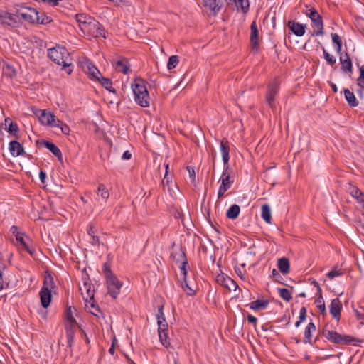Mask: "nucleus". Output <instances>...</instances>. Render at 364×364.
<instances>
[{
    "mask_svg": "<svg viewBox=\"0 0 364 364\" xmlns=\"http://www.w3.org/2000/svg\"><path fill=\"white\" fill-rule=\"evenodd\" d=\"M187 170L188 171L189 177L191 179L192 183H195L196 182V173L193 168L191 166L187 167Z\"/></svg>",
    "mask_w": 364,
    "mask_h": 364,
    "instance_id": "bf43d9fd",
    "label": "nucleus"
},
{
    "mask_svg": "<svg viewBox=\"0 0 364 364\" xmlns=\"http://www.w3.org/2000/svg\"><path fill=\"white\" fill-rule=\"evenodd\" d=\"M76 324H65L66 336H74Z\"/></svg>",
    "mask_w": 364,
    "mask_h": 364,
    "instance_id": "6e6d98bb",
    "label": "nucleus"
},
{
    "mask_svg": "<svg viewBox=\"0 0 364 364\" xmlns=\"http://www.w3.org/2000/svg\"><path fill=\"white\" fill-rule=\"evenodd\" d=\"M261 216L267 223H271V209L268 204H263L261 208Z\"/></svg>",
    "mask_w": 364,
    "mask_h": 364,
    "instance_id": "2f4dec72",
    "label": "nucleus"
},
{
    "mask_svg": "<svg viewBox=\"0 0 364 364\" xmlns=\"http://www.w3.org/2000/svg\"><path fill=\"white\" fill-rule=\"evenodd\" d=\"M332 41L336 44V50L338 53H341L342 48V38L337 33H332Z\"/></svg>",
    "mask_w": 364,
    "mask_h": 364,
    "instance_id": "a19ab883",
    "label": "nucleus"
},
{
    "mask_svg": "<svg viewBox=\"0 0 364 364\" xmlns=\"http://www.w3.org/2000/svg\"><path fill=\"white\" fill-rule=\"evenodd\" d=\"M48 56L56 64L62 65V69L68 75L72 73L73 70V58L65 47L57 45L48 49Z\"/></svg>",
    "mask_w": 364,
    "mask_h": 364,
    "instance_id": "f257e3e1",
    "label": "nucleus"
},
{
    "mask_svg": "<svg viewBox=\"0 0 364 364\" xmlns=\"http://www.w3.org/2000/svg\"><path fill=\"white\" fill-rule=\"evenodd\" d=\"M181 266L180 267L181 272L183 276V278H186L187 276V267H188V263L187 259H185L184 261L181 262Z\"/></svg>",
    "mask_w": 364,
    "mask_h": 364,
    "instance_id": "4d7b16f0",
    "label": "nucleus"
},
{
    "mask_svg": "<svg viewBox=\"0 0 364 364\" xmlns=\"http://www.w3.org/2000/svg\"><path fill=\"white\" fill-rule=\"evenodd\" d=\"M179 63V57L178 55H171L168 58V61L167 63V68L168 70H172L175 68Z\"/></svg>",
    "mask_w": 364,
    "mask_h": 364,
    "instance_id": "c03bdc74",
    "label": "nucleus"
},
{
    "mask_svg": "<svg viewBox=\"0 0 364 364\" xmlns=\"http://www.w3.org/2000/svg\"><path fill=\"white\" fill-rule=\"evenodd\" d=\"M164 306L161 305L158 308V313L156 314L157 321L163 320V318H165L164 314Z\"/></svg>",
    "mask_w": 364,
    "mask_h": 364,
    "instance_id": "052dcab7",
    "label": "nucleus"
},
{
    "mask_svg": "<svg viewBox=\"0 0 364 364\" xmlns=\"http://www.w3.org/2000/svg\"><path fill=\"white\" fill-rule=\"evenodd\" d=\"M97 194L105 200H107L109 196V193L104 184H100L98 186Z\"/></svg>",
    "mask_w": 364,
    "mask_h": 364,
    "instance_id": "37998d69",
    "label": "nucleus"
},
{
    "mask_svg": "<svg viewBox=\"0 0 364 364\" xmlns=\"http://www.w3.org/2000/svg\"><path fill=\"white\" fill-rule=\"evenodd\" d=\"M247 319L249 323L254 324L255 326H257V318L256 317H255L254 316H252L251 314H248L247 316Z\"/></svg>",
    "mask_w": 364,
    "mask_h": 364,
    "instance_id": "69168bd1",
    "label": "nucleus"
},
{
    "mask_svg": "<svg viewBox=\"0 0 364 364\" xmlns=\"http://www.w3.org/2000/svg\"><path fill=\"white\" fill-rule=\"evenodd\" d=\"M83 286L80 287V290L82 291V295L84 299L87 301L88 299L90 301L94 300L95 290L92 284L88 280L89 279H83Z\"/></svg>",
    "mask_w": 364,
    "mask_h": 364,
    "instance_id": "4468645a",
    "label": "nucleus"
},
{
    "mask_svg": "<svg viewBox=\"0 0 364 364\" xmlns=\"http://www.w3.org/2000/svg\"><path fill=\"white\" fill-rule=\"evenodd\" d=\"M38 17L39 18V20L36 21V23L38 24L46 25L53 21L52 18L50 16H47L44 12H39L38 11Z\"/></svg>",
    "mask_w": 364,
    "mask_h": 364,
    "instance_id": "ea45409f",
    "label": "nucleus"
},
{
    "mask_svg": "<svg viewBox=\"0 0 364 364\" xmlns=\"http://www.w3.org/2000/svg\"><path fill=\"white\" fill-rule=\"evenodd\" d=\"M102 271L106 279L115 275L111 270V264L109 262H106L104 263Z\"/></svg>",
    "mask_w": 364,
    "mask_h": 364,
    "instance_id": "3c124183",
    "label": "nucleus"
},
{
    "mask_svg": "<svg viewBox=\"0 0 364 364\" xmlns=\"http://www.w3.org/2000/svg\"><path fill=\"white\" fill-rule=\"evenodd\" d=\"M9 151L12 156H18L24 154L23 146L17 141H11L9 143Z\"/></svg>",
    "mask_w": 364,
    "mask_h": 364,
    "instance_id": "4be33fe9",
    "label": "nucleus"
},
{
    "mask_svg": "<svg viewBox=\"0 0 364 364\" xmlns=\"http://www.w3.org/2000/svg\"><path fill=\"white\" fill-rule=\"evenodd\" d=\"M230 2L235 3L236 7L240 9L244 14H247L250 9L249 0H229Z\"/></svg>",
    "mask_w": 364,
    "mask_h": 364,
    "instance_id": "72a5a7b5",
    "label": "nucleus"
},
{
    "mask_svg": "<svg viewBox=\"0 0 364 364\" xmlns=\"http://www.w3.org/2000/svg\"><path fill=\"white\" fill-rule=\"evenodd\" d=\"M306 307L303 306L300 309L299 312V320L300 321H304L306 319Z\"/></svg>",
    "mask_w": 364,
    "mask_h": 364,
    "instance_id": "e2e57ef3",
    "label": "nucleus"
},
{
    "mask_svg": "<svg viewBox=\"0 0 364 364\" xmlns=\"http://www.w3.org/2000/svg\"><path fill=\"white\" fill-rule=\"evenodd\" d=\"M38 112L41 113L38 119L42 124L54 127L58 119L53 113L46 109H38Z\"/></svg>",
    "mask_w": 364,
    "mask_h": 364,
    "instance_id": "f8f14e48",
    "label": "nucleus"
},
{
    "mask_svg": "<svg viewBox=\"0 0 364 364\" xmlns=\"http://www.w3.org/2000/svg\"><path fill=\"white\" fill-rule=\"evenodd\" d=\"M339 60L341 64V70L345 73H351L353 71V64L349 54L347 52L341 54Z\"/></svg>",
    "mask_w": 364,
    "mask_h": 364,
    "instance_id": "dca6fc26",
    "label": "nucleus"
},
{
    "mask_svg": "<svg viewBox=\"0 0 364 364\" xmlns=\"http://www.w3.org/2000/svg\"><path fill=\"white\" fill-rule=\"evenodd\" d=\"M171 257L176 263H180L186 259V254L181 249L176 252H171Z\"/></svg>",
    "mask_w": 364,
    "mask_h": 364,
    "instance_id": "58836bf2",
    "label": "nucleus"
},
{
    "mask_svg": "<svg viewBox=\"0 0 364 364\" xmlns=\"http://www.w3.org/2000/svg\"><path fill=\"white\" fill-rule=\"evenodd\" d=\"M240 212V208L238 205L234 204L227 210L226 216L229 219H236Z\"/></svg>",
    "mask_w": 364,
    "mask_h": 364,
    "instance_id": "f704fd0d",
    "label": "nucleus"
},
{
    "mask_svg": "<svg viewBox=\"0 0 364 364\" xmlns=\"http://www.w3.org/2000/svg\"><path fill=\"white\" fill-rule=\"evenodd\" d=\"M18 19L20 18L30 23H36L39 20L38 17V11L36 9L28 7L23 11H18Z\"/></svg>",
    "mask_w": 364,
    "mask_h": 364,
    "instance_id": "9d476101",
    "label": "nucleus"
},
{
    "mask_svg": "<svg viewBox=\"0 0 364 364\" xmlns=\"http://www.w3.org/2000/svg\"><path fill=\"white\" fill-rule=\"evenodd\" d=\"M279 296L286 301H289L291 299V294L289 289L285 288H278Z\"/></svg>",
    "mask_w": 364,
    "mask_h": 364,
    "instance_id": "49530a36",
    "label": "nucleus"
},
{
    "mask_svg": "<svg viewBox=\"0 0 364 364\" xmlns=\"http://www.w3.org/2000/svg\"><path fill=\"white\" fill-rule=\"evenodd\" d=\"M359 69V77L357 79V85L361 90L364 89V65H360L358 63H356Z\"/></svg>",
    "mask_w": 364,
    "mask_h": 364,
    "instance_id": "4c0bfd02",
    "label": "nucleus"
},
{
    "mask_svg": "<svg viewBox=\"0 0 364 364\" xmlns=\"http://www.w3.org/2000/svg\"><path fill=\"white\" fill-rule=\"evenodd\" d=\"M86 68L91 80H97L102 75L99 70L90 61L86 63Z\"/></svg>",
    "mask_w": 364,
    "mask_h": 364,
    "instance_id": "b1692460",
    "label": "nucleus"
},
{
    "mask_svg": "<svg viewBox=\"0 0 364 364\" xmlns=\"http://www.w3.org/2000/svg\"><path fill=\"white\" fill-rule=\"evenodd\" d=\"M277 266L279 271L284 274H287L289 272L290 264L289 259L286 257H282L278 259Z\"/></svg>",
    "mask_w": 364,
    "mask_h": 364,
    "instance_id": "bb28decb",
    "label": "nucleus"
},
{
    "mask_svg": "<svg viewBox=\"0 0 364 364\" xmlns=\"http://www.w3.org/2000/svg\"><path fill=\"white\" fill-rule=\"evenodd\" d=\"M87 233L91 237V244L92 245L99 246L100 244V238L98 236L95 235V226L92 224L89 225V228L87 230Z\"/></svg>",
    "mask_w": 364,
    "mask_h": 364,
    "instance_id": "c9c22d12",
    "label": "nucleus"
},
{
    "mask_svg": "<svg viewBox=\"0 0 364 364\" xmlns=\"http://www.w3.org/2000/svg\"><path fill=\"white\" fill-rule=\"evenodd\" d=\"M350 193L353 197L362 203L364 206V193H363L357 186H353Z\"/></svg>",
    "mask_w": 364,
    "mask_h": 364,
    "instance_id": "e433bc0d",
    "label": "nucleus"
},
{
    "mask_svg": "<svg viewBox=\"0 0 364 364\" xmlns=\"http://www.w3.org/2000/svg\"><path fill=\"white\" fill-rule=\"evenodd\" d=\"M37 144H40V145H43L46 148H47L48 149H49L50 151V152L54 155L56 157H58V159H62V153H61V151L60 150V149L55 145L54 144L53 142H50V141H48L47 140H41V141H37Z\"/></svg>",
    "mask_w": 364,
    "mask_h": 364,
    "instance_id": "aec40b11",
    "label": "nucleus"
},
{
    "mask_svg": "<svg viewBox=\"0 0 364 364\" xmlns=\"http://www.w3.org/2000/svg\"><path fill=\"white\" fill-rule=\"evenodd\" d=\"M279 90V82L277 79H274L268 85L267 93L265 95V100L270 108L272 109L276 108L274 103L275 97L277 95Z\"/></svg>",
    "mask_w": 364,
    "mask_h": 364,
    "instance_id": "0eeeda50",
    "label": "nucleus"
},
{
    "mask_svg": "<svg viewBox=\"0 0 364 364\" xmlns=\"http://www.w3.org/2000/svg\"><path fill=\"white\" fill-rule=\"evenodd\" d=\"M166 172L164 176V179L162 180V185L164 187L168 186L169 188V186L171 183H172V176L168 175V169H169V165L166 164L165 165Z\"/></svg>",
    "mask_w": 364,
    "mask_h": 364,
    "instance_id": "79ce46f5",
    "label": "nucleus"
},
{
    "mask_svg": "<svg viewBox=\"0 0 364 364\" xmlns=\"http://www.w3.org/2000/svg\"><path fill=\"white\" fill-rule=\"evenodd\" d=\"M250 41L253 50H257L259 48V30L255 21H253L250 26Z\"/></svg>",
    "mask_w": 364,
    "mask_h": 364,
    "instance_id": "6ab92c4d",
    "label": "nucleus"
},
{
    "mask_svg": "<svg viewBox=\"0 0 364 364\" xmlns=\"http://www.w3.org/2000/svg\"><path fill=\"white\" fill-rule=\"evenodd\" d=\"M54 287L53 278L48 275L44 279L43 287L40 291L41 304L43 308H48L51 301V289Z\"/></svg>",
    "mask_w": 364,
    "mask_h": 364,
    "instance_id": "20e7f679",
    "label": "nucleus"
},
{
    "mask_svg": "<svg viewBox=\"0 0 364 364\" xmlns=\"http://www.w3.org/2000/svg\"><path fill=\"white\" fill-rule=\"evenodd\" d=\"M16 238L21 245V250L27 252L31 256L35 254V248L31 245V241L28 237L21 232H16Z\"/></svg>",
    "mask_w": 364,
    "mask_h": 364,
    "instance_id": "9b49d317",
    "label": "nucleus"
},
{
    "mask_svg": "<svg viewBox=\"0 0 364 364\" xmlns=\"http://www.w3.org/2000/svg\"><path fill=\"white\" fill-rule=\"evenodd\" d=\"M287 26L296 36L301 37L305 33L306 26L302 23L290 20L288 21Z\"/></svg>",
    "mask_w": 364,
    "mask_h": 364,
    "instance_id": "a211bd4d",
    "label": "nucleus"
},
{
    "mask_svg": "<svg viewBox=\"0 0 364 364\" xmlns=\"http://www.w3.org/2000/svg\"><path fill=\"white\" fill-rule=\"evenodd\" d=\"M0 23L2 25H8L13 28L18 27L19 19H18V14H11L6 11L1 10Z\"/></svg>",
    "mask_w": 364,
    "mask_h": 364,
    "instance_id": "1a4fd4ad",
    "label": "nucleus"
},
{
    "mask_svg": "<svg viewBox=\"0 0 364 364\" xmlns=\"http://www.w3.org/2000/svg\"><path fill=\"white\" fill-rule=\"evenodd\" d=\"M5 129L16 138L18 137L19 129L16 122H14L10 118L5 119Z\"/></svg>",
    "mask_w": 364,
    "mask_h": 364,
    "instance_id": "412c9836",
    "label": "nucleus"
},
{
    "mask_svg": "<svg viewBox=\"0 0 364 364\" xmlns=\"http://www.w3.org/2000/svg\"><path fill=\"white\" fill-rule=\"evenodd\" d=\"M342 304L338 298L333 299L329 306L330 314L333 317L339 321L341 316Z\"/></svg>",
    "mask_w": 364,
    "mask_h": 364,
    "instance_id": "f3484780",
    "label": "nucleus"
},
{
    "mask_svg": "<svg viewBox=\"0 0 364 364\" xmlns=\"http://www.w3.org/2000/svg\"><path fill=\"white\" fill-rule=\"evenodd\" d=\"M272 276L274 277L276 282H281L279 279H282V277L275 269H272Z\"/></svg>",
    "mask_w": 364,
    "mask_h": 364,
    "instance_id": "338daca9",
    "label": "nucleus"
},
{
    "mask_svg": "<svg viewBox=\"0 0 364 364\" xmlns=\"http://www.w3.org/2000/svg\"><path fill=\"white\" fill-rule=\"evenodd\" d=\"M97 80L100 82L101 85L108 91L113 93L116 92V90L113 88L112 80L109 78H107L101 75Z\"/></svg>",
    "mask_w": 364,
    "mask_h": 364,
    "instance_id": "473e14b6",
    "label": "nucleus"
},
{
    "mask_svg": "<svg viewBox=\"0 0 364 364\" xmlns=\"http://www.w3.org/2000/svg\"><path fill=\"white\" fill-rule=\"evenodd\" d=\"M82 32L84 35L90 37H102L105 38V31L103 26L93 18L90 19L89 23H87L86 26H84V29Z\"/></svg>",
    "mask_w": 364,
    "mask_h": 364,
    "instance_id": "423d86ee",
    "label": "nucleus"
},
{
    "mask_svg": "<svg viewBox=\"0 0 364 364\" xmlns=\"http://www.w3.org/2000/svg\"><path fill=\"white\" fill-rule=\"evenodd\" d=\"M204 6L208 7L213 13L216 14L222 7L219 0H204Z\"/></svg>",
    "mask_w": 364,
    "mask_h": 364,
    "instance_id": "a878e982",
    "label": "nucleus"
},
{
    "mask_svg": "<svg viewBox=\"0 0 364 364\" xmlns=\"http://www.w3.org/2000/svg\"><path fill=\"white\" fill-rule=\"evenodd\" d=\"M322 335L331 343L336 345H355V342H360V341L355 337L342 335L333 330L328 329V326H326L323 328Z\"/></svg>",
    "mask_w": 364,
    "mask_h": 364,
    "instance_id": "7ed1b4c3",
    "label": "nucleus"
},
{
    "mask_svg": "<svg viewBox=\"0 0 364 364\" xmlns=\"http://www.w3.org/2000/svg\"><path fill=\"white\" fill-rule=\"evenodd\" d=\"M65 318L67 320L66 324H77L76 321L73 316L71 307L67 308L65 311Z\"/></svg>",
    "mask_w": 364,
    "mask_h": 364,
    "instance_id": "603ef678",
    "label": "nucleus"
},
{
    "mask_svg": "<svg viewBox=\"0 0 364 364\" xmlns=\"http://www.w3.org/2000/svg\"><path fill=\"white\" fill-rule=\"evenodd\" d=\"M269 300L267 299H257L256 301L250 302L248 306L250 308L255 311L265 309L269 305Z\"/></svg>",
    "mask_w": 364,
    "mask_h": 364,
    "instance_id": "393cba45",
    "label": "nucleus"
},
{
    "mask_svg": "<svg viewBox=\"0 0 364 364\" xmlns=\"http://www.w3.org/2000/svg\"><path fill=\"white\" fill-rule=\"evenodd\" d=\"M356 317L358 320H364V309L360 308V310H354Z\"/></svg>",
    "mask_w": 364,
    "mask_h": 364,
    "instance_id": "680f3d73",
    "label": "nucleus"
},
{
    "mask_svg": "<svg viewBox=\"0 0 364 364\" xmlns=\"http://www.w3.org/2000/svg\"><path fill=\"white\" fill-rule=\"evenodd\" d=\"M323 58L326 60V62L328 63V65H333L336 63V58L333 55L329 54L326 50V49L324 48H323Z\"/></svg>",
    "mask_w": 364,
    "mask_h": 364,
    "instance_id": "864d4df0",
    "label": "nucleus"
},
{
    "mask_svg": "<svg viewBox=\"0 0 364 364\" xmlns=\"http://www.w3.org/2000/svg\"><path fill=\"white\" fill-rule=\"evenodd\" d=\"M114 68L119 73H122L123 74H127L128 71H129V65H128L127 60L125 59L117 60L115 63Z\"/></svg>",
    "mask_w": 364,
    "mask_h": 364,
    "instance_id": "7c9ffc66",
    "label": "nucleus"
},
{
    "mask_svg": "<svg viewBox=\"0 0 364 364\" xmlns=\"http://www.w3.org/2000/svg\"><path fill=\"white\" fill-rule=\"evenodd\" d=\"M306 14L312 22L314 32L311 33V36H323L324 34V30L323 21L321 16L314 7L307 10Z\"/></svg>",
    "mask_w": 364,
    "mask_h": 364,
    "instance_id": "39448f33",
    "label": "nucleus"
},
{
    "mask_svg": "<svg viewBox=\"0 0 364 364\" xmlns=\"http://www.w3.org/2000/svg\"><path fill=\"white\" fill-rule=\"evenodd\" d=\"M181 287L188 295H193L195 294V290L189 285L186 277L183 278V281L181 282Z\"/></svg>",
    "mask_w": 364,
    "mask_h": 364,
    "instance_id": "09e8293b",
    "label": "nucleus"
},
{
    "mask_svg": "<svg viewBox=\"0 0 364 364\" xmlns=\"http://www.w3.org/2000/svg\"><path fill=\"white\" fill-rule=\"evenodd\" d=\"M91 307L92 309H94V311H90L93 315H95L96 316H99V314H102L99 306H95L94 302H92Z\"/></svg>",
    "mask_w": 364,
    "mask_h": 364,
    "instance_id": "0e129e2a",
    "label": "nucleus"
},
{
    "mask_svg": "<svg viewBox=\"0 0 364 364\" xmlns=\"http://www.w3.org/2000/svg\"><path fill=\"white\" fill-rule=\"evenodd\" d=\"M344 97L348 105L350 107H356L358 105V101L353 92H350L348 89L345 88L343 90Z\"/></svg>",
    "mask_w": 364,
    "mask_h": 364,
    "instance_id": "c85d7f7f",
    "label": "nucleus"
},
{
    "mask_svg": "<svg viewBox=\"0 0 364 364\" xmlns=\"http://www.w3.org/2000/svg\"><path fill=\"white\" fill-rule=\"evenodd\" d=\"M112 1L115 2L117 4H122L126 6H130L132 4V0H117Z\"/></svg>",
    "mask_w": 364,
    "mask_h": 364,
    "instance_id": "774afa93",
    "label": "nucleus"
},
{
    "mask_svg": "<svg viewBox=\"0 0 364 364\" xmlns=\"http://www.w3.org/2000/svg\"><path fill=\"white\" fill-rule=\"evenodd\" d=\"M316 331V326L313 322H310L305 328L304 331V343H309L312 345L311 333Z\"/></svg>",
    "mask_w": 364,
    "mask_h": 364,
    "instance_id": "c756f323",
    "label": "nucleus"
},
{
    "mask_svg": "<svg viewBox=\"0 0 364 364\" xmlns=\"http://www.w3.org/2000/svg\"><path fill=\"white\" fill-rule=\"evenodd\" d=\"M54 127H58L60 129L61 132L64 134L68 135L70 132V129L68 125H67L65 123L63 122L60 119H57V122Z\"/></svg>",
    "mask_w": 364,
    "mask_h": 364,
    "instance_id": "a18cd8bd",
    "label": "nucleus"
},
{
    "mask_svg": "<svg viewBox=\"0 0 364 364\" xmlns=\"http://www.w3.org/2000/svg\"><path fill=\"white\" fill-rule=\"evenodd\" d=\"M158 333H159L160 342L165 348H168L170 346V341L168 339V332H158Z\"/></svg>",
    "mask_w": 364,
    "mask_h": 364,
    "instance_id": "de8ad7c7",
    "label": "nucleus"
},
{
    "mask_svg": "<svg viewBox=\"0 0 364 364\" xmlns=\"http://www.w3.org/2000/svg\"><path fill=\"white\" fill-rule=\"evenodd\" d=\"M220 151L222 152L224 168L229 169L230 144L227 139H223L220 141Z\"/></svg>",
    "mask_w": 364,
    "mask_h": 364,
    "instance_id": "2eb2a0df",
    "label": "nucleus"
},
{
    "mask_svg": "<svg viewBox=\"0 0 364 364\" xmlns=\"http://www.w3.org/2000/svg\"><path fill=\"white\" fill-rule=\"evenodd\" d=\"M216 282L229 291H235L238 287L237 283L233 279L223 274H220L216 277Z\"/></svg>",
    "mask_w": 364,
    "mask_h": 364,
    "instance_id": "ddd939ff",
    "label": "nucleus"
},
{
    "mask_svg": "<svg viewBox=\"0 0 364 364\" xmlns=\"http://www.w3.org/2000/svg\"><path fill=\"white\" fill-rule=\"evenodd\" d=\"M92 18L91 16L85 14H77L75 15V19L81 31L84 29V26H86L87 23H89Z\"/></svg>",
    "mask_w": 364,
    "mask_h": 364,
    "instance_id": "cd10ccee",
    "label": "nucleus"
},
{
    "mask_svg": "<svg viewBox=\"0 0 364 364\" xmlns=\"http://www.w3.org/2000/svg\"><path fill=\"white\" fill-rule=\"evenodd\" d=\"M136 102L143 107H149L150 97L142 79H136L132 85Z\"/></svg>",
    "mask_w": 364,
    "mask_h": 364,
    "instance_id": "f03ea898",
    "label": "nucleus"
},
{
    "mask_svg": "<svg viewBox=\"0 0 364 364\" xmlns=\"http://www.w3.org/2000/svg\"><path fill=\"white\" fill-rule=\"evenodd\" d=\"M158 323V332H168V323L166 321V318H163V320L157 321Z\"/></svg>",
    "mask_w": 364,
    "mask_h": 364,
    "instance_id": "5fc2aeb1",
    "label": "nucleus"
},
{
    "mask_svg": "<svg viewBox=\"0 0 364 364\" xmlns=\"http://www.w3.org/2000/svg\"><path fill=\"white\" fill-rule=\"evenodd\" d=\"M220 180L221 184L220 187L227 191L231 187V186L234 183V180L232 179L231 177L230 176L228 169H225V168H224Z\"/></svg>",
    "mask_w": 364,
    "mask_h": 364,
    "instance_id": "5701e85b",
    "label": "nucleus"
},
{
    "mask_svg": "<svg viewBox=\"0 0 364 364\" xmlns=\"http://www.w3.org/2000/svg\"><path fill=\"white\" fill-rule=\"evenodd\" d=\"M341 274L342 272L340 269H334L327 274V277L330 279H333L336 277L341 276Z\"/></svg>",
    "mask_w": 364,
    "mask_h": 364,
    "instance_id": "13d9d810",
    "label": "nucleus"
},
{
    "mask_svg": "<svg viewBox=\"0 0 364 364\" xmlns=\"http://www.w3.org/2000/svg\"><path fill=\"white\" fill-rule=\"evenodd\" d=\"M106 283L109 294L113 299H117L120 292L122 283L117 279L116 275L107 278Z\"/></svg>",
    "mask_w": 364,
    "mask_h": 364,
    "instance_id": "6e6552de",
    "label": "nucleus"
},
{
    "mask_svg": "<svg viewBox=\"0 0 364 364\" xmlns=\"http://www.w3.org/2000/svg\"><path fill=\"white\" fill-rule=\"evenodd\" d=\"M3 70H4V74L6 77H9V78H13L14 77H15L16 75V70L13 67L10 66L9 65H7L6 67H4Z\"/></svg>",
    "mask_w": 364,
    "mask_h": 364,
    "instance_id": "8fccbe9b",
    "label": "nucleus"
}]
</instances>
